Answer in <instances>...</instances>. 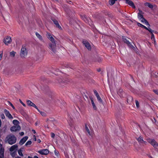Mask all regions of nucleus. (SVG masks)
Listing matches in <instances>:
<instances>
[{
    "mask_svg": "<svg viewBox=\"0 0 158 158\" xmlns=\"http://www.w3.org/2000/svg\"><path fill=\"white\" fill-rule=\"evenodd\" d=\"M96 97L98 102H99L100 103H102V99L101 98L99 95L98 96H97Z\"/></svg>",
    "mask_w": 158,
    "mask_h": 158,
    "instance_id": "28",
    "label": "nucleus"
},
{
    "mask_svg": "<svg viewBox=\"0 0 158 158\" xmlns=\"http://www.w3.org/2000/svg\"><path fill=\"white\" fill-rule=\"evenodd\" d=\"M38 111L40 113L41 115L43 116H45L46 115V114L44 112H42L40 111L38 108L37 109Z\"/></svg>",
    "mask_w": 158,
    "mask_h": 158,
    "instance_id": "24",
    "label": "nucleus"
},
{
    "mask_svg": "<svg viewBox=\"0 0 158 158\" xmlns=\"http://www.w3.org/2000/svg\"><path fill=\"white\" fill-rule=\"evenodd\" d=\"M31 143L32 142L31 141H28L26 142V143L25 144V145L27 146H28L31 145Z\"/></svg>",
    "mask_w": 158,
    "mask_h": 158,
    "instance_id": "29",
    "label": "nucleus"
},
{
    "mask_svg": "<svg viewBox=\"0 0 158 158\" xmlns=\"http://www.w3.org/2000/svg\"><path fill=\"white\" fill-rule=\"evenodd\" d=\"M15 54L16 52L12 51L10 52V55L11 56L14 57L15 56Z\"/></svg>",
    "mask_w": 158,
    "mask_h": 158,
    "instance_id": "23",
    "label": "nucleus"
},
{
    "mask_svg": "<svg viewBox=\"0 0 158 158\" xmlns=\"http://www.w3.org/2000/svg\"><path fill=\"white\" fill-rule=\"evenodd\" d=\"M18 146L17 145L15 144L12 145L10 148V151L12 152H16V151L18 149Z\"/></svg>",
    "mask_w": 158,
    "mask_h": 158,
    "instance_id": "9",
    "label": "nucleus"
},
{
    "mask_svg": "<svg viewBox=\"0 0 158 158\" xmlns=\"http://www.w3.org/2000/svg\"><path fill=\"white\" fill-rule=\"evenodd\" d=\"M6 140L9 144L12 145L15 143L16 138L14 135H10L6 137Z\"/></svg>",
    "mask_w": 158,
    "mask_h": 158,
    "instance_id": "2",
    "label": "nucleus"
},
{
    "mask_svg": "<svg viewBox=\"0 0 158 158\" xmlns=\"http://www.w3.org/2000/svg\"><path fill=\"white\" fill-rule=\"evenodd\" d=\"M84 20L86 23H88L89 22V20H90L89 19L86 18L85 17H84L83 18Z\"/></svg>",
    "mask_w": 158,
    "mask_h": 158,
    "instance_id": "31",
    "label": "nucleus"
},
{
    "mask_svg": "<svg viewBox=\"0 0 158 158\" xmlns=\"http://www.w3.org/2000/svg\"><path fill=\"white\" fill-rule=\"evenodd\" d=\"M18 154L21 156H23V155L22 153V150L20 149L18 150Z\"/></svg>",
    "mask_w": 158,
    "mask_h": 158,
    "instance_id": "25",
    "label": "nucleus"
},
{
    "mask_svg": "<svg viewBox=\"0 0 158 158\" xmlns=\"http://www.w3.org/2000/svg\"><path fill=\"white\" fill-rule=\"evenodd\" d=\"M33 139H34V140L35 141H36V138L35 136V135H34L33 136Z\"/></svg>",
    "mask_w": 158,
    "mask_h": 158,
    "instance_id": "46",
    "label": "nucleus"
},
{
    "mask_svg": "<svg viewBox=\"0 0 158 158\" xmlns=\"http://www.w3.org/2000/svg\"><path fill=\"white\" fill-rule=\"evenodd\" d=\"M35 35L42 42L44 41V40L43 37L38 33L36 32Z\"/></svg>",
    "mask_w": 158,
    "mask_h": 158,
    "instance_id": "18",
    "label": "nucleus"
},
{
    "mask_svg": "<svg viewBox=\"0 0 158 158\" xmlns=\"http://www.w3.org/2000/svg\"><path fill=\"white\" fill-rule=\"evenodd\" d=\"M32 131L35 134L36 133L35 131V130H32Z\"/></svg>",
    "mask_w": 158,
    "mask_h": 158,
    "instance_id": "48",
    "label": "nucleus"
},
{
    "mask_svg": "<svg viewBox=\"0 0 158 158\" xmlns=\"http://www.w3.org/2000/svg\"><path fill=\"white\" fill-rule=\"evenodd\" d=\"M13 123L14 124L15 126H18V125H19V122L17 120H14L13 121Z\"/></svg>",
    "mask_w": 158,
    "mask_h": 158,
    "instance_id": "22",
    "label": "nucleus"
},
{
    "mask_svg": "<svg viewBox=\"0 0 158 158\" xmlns=\"http://www.w3.org/2000/svg\"><path fill=\"white\" fill-rule=\"evenodd\" d=\"M135 104L137 108H139V102L137 100L135 101Z\"/></svg>",
    "mask_w": 158,
    "mask_h": 158,
    "instance_id": "34",
    "label": "nucleus"
},
{
    "mask_svg": "<svg viewBox=\"0 0 158 158\" xmlns=\"http://www.w3.org/2000/svg\"><path fill=\"white\" fill-rule=\"evenodd\" d=\"M94 92L96 97L99 95L97 92L96 90H94Z\"/></svg>",
    "mask_w": 158,
    "mask_h": 158,
    "instance_id": "36",
    "label": "nucleus"
},
{
    "mask_svg": "<svg viewBox=\"0 0 158 158\" xmlns=\"http://www.w3.org/2000/svg\"><path fill=\"white\" fill-rule=\"evenodd\" d=\"M138 141L140 143H145L142 137L141 136H139L138 139H137Z\"/></svg>",
    "mask_w": 158,
    "mask_h": 158,
    "instance_id": "19",
    "label": "nucleus"
},
{
    "mask_svg": "<svg viewBox=\"0 0 158 158\" xmlns=\"http://www.w3.org/2000/svg\"><path fill=\"white\" fill-rule=\"evenodd\" d=\"M19 134L21 136H22V135H24V133L23 132H21L19 133Z\"/></svg>",
    "mask_w": 158,
    "mask_h": 158,
    "instance_id": "45",
    "label": "nucleus"
},
{
    "mask_svg": "<svg viewBox=\"0 0 158 158\" xmlns=\"http://www.w3.org/2000/svg\"><path fill=\"white\" fill-rule=\"evenodd\" d=\"M83 43L85 46L88 50H90L91 49V46L89 44L87 41H83Z\"/></svg>",
    "mask_w": 158,
    "mask_h": 158,
    "instance_id": "14",
    "label": "nucleus"
},
{
    "mask_svg": "<svg viewBox=\"0 0 158 158\" xmlns=\"http://www.w3.org/2000/svg\"><path fill=\"white\" fill-rule=\"evenodd\" d=\"M11 155L13 156H15V154L14 153H12L11 154Z\"/></svg>",
    "mask_w": 158,
    "mask_h": 158,
    "instance_id": "47",
    "label": "nucleus"
},
{
    "mask_svg": "<svg viewBox=\"0 0 158 158\" xmlns=\"http://www.w3.org/2000/svg\"><path fill=\"white\" fill-rule=\"evenodd\" d=\"M48 48L51 52H55L56 50V42L49 43L48 44Z\"/></svg>",
    "mask_w": 158,
    "mask_h": 158,
    "instance_id": "4",
    "label": "nucleus"
},
{
    "mask_svg": "<svg viewBox=\"0 0 158 158\" xmlns=\"http://www.w3.org/2000/svg\"><path fill=\"white\" fill-rule=\"evenodd\" d=\"M10 105L12 107V108L14 109H15V107L13 105V104L10 102H9Z\"/></svg>",
    "mask_w": 158,
    "mask_h": 158,
    "instance_id": "40",
    "label": "nucleus"
},
{
    "mask_svg": "<svg viewBox=\"0 0 158 158\" xmlns=\"http://www.w3.org/2000/svg\"><path fill=\"white\" fill-rule=\"evenodd\" d=\"M28 158H32V157H30V156H28Z\"/></svg>",
    "mask_w": 158,
    "mask_h": 158,
    "instance_id": "53",
    "label": "nucleus"
},
{
    "mask_svg": "<svg viewBox=\"0 0 158 158\" xmlns=\"http://www.w3.org/2000/svg\"><path fill=\"white\" fill-rule=\"evenodd\" d=\"M55 155L56 156H58L59 153L58 152H56V150L55 151Z\"/></svg>",
    "mask_w": 158,
    "mask_h": 158,
    "instance_id": "43",
    "label": "nucleus"
},
{
    "mask_svg": "<svg viewBox=\"0 0 158 158\" xmlns=\"http://www.w3.org/2000/svg\"><path fill=\"white\" fill-rule=\"evenodd\" d=\"M28 139L27 136H26L21 139L19 141V143L20 145L23 144Z\"/></svg>",
    "mask_w": 158,
    "mask_h": 158,
    "instance_id": "16",
    "label": "nucleus"
},
{
    "mask_svg": "<svg viewBox=\"0 0 158 158\" xmlns=\"http://www.w3.org/2000/svg\"><path fill=\"white\" fill-rule=\"evenodd\" d=\"M19 102L23 105V106H24L25 107L26 106L25 104L20 99L19 100Z\"/></svg>",
    "mask_w": 158,
    "mask_h": 158,
    "instance_id": "39",
    "label": "nucleus"
},
{
    "mask_svg": "<svg viewBox=\"0 0 158 158\" xmlns=\"http://www.w3.org/2000/svg\"><path fill=\"white\" fill-rule=\"evenodd\" d=\"M4 149L2 148V144L0 143V158L4 157Z\"/></svg>",
    "mask_w": 158,
    "mask_h": 158,
    "instance_id": "13",
    "label": "nucleus"
},
{
    "mask_svg": "<svg viewBox=\"0 0 158 158\" xmlns=\"http://www.w3.org/2000/svg\"><path fill=\"white\" fill-rule=\"evenodd\" d=\"M55 136V135L54 133H51V136L52 138H54Z\"/></svg>",
    "mask_w": 158,
    "mask_h": 158,
    "instance_id": "41",
    "label": "nucleus"
},
{
    "mask_svg": "<svg viewBox=\"0 0 158 158\" xmlns=\"http://www.w3.org/2000/svg\"><path fill=\"white\" fill-rule=\"evenodd\" d=\"M153 91L155 92V94L158 95V90H154Z\"/></svg>",
    "mask_w": 158,
    "mask_h": 158,
    "instance_id": "38",
    "label": "nucleus"
},
{
    "mask_svg": "<svg viewBox=\"0 0 158 158\" xmlns=\"http://www.w3.org/2000/svg\"><path fill=\"white\" fill-rule=\"evenodd\" d=\"M151 39L152 40H154V41H155V37H154V35L153 34V33H152V36H151Z\"/></svg>",
    "mask_w": 158,
    "mask_h": 158,
    "instance_id": "33",
    "label": "nucleus"
},
{
    "mask_svg": "<svg viewBox=\"0 0 158 158\" xmlns=\"http://www.w3.org/2000/svg\"><path fill=\"white\" fill-rule=\"evenodd\" d=\"M38 152L42 155H46L49 153V151L47 149H43L39 151Z\"/></svg>",
    "mask_w": 158,
    "mask_h": 158,
    "instance_id": "12",
    "label": "nucleus"
},
{
    "mask_svg": "<svg viewBox=\"0 0 158 158\" xmlns=\"http://www.w3.org/2000/svg\"><path fill=\"white\" fill-rule=\"evenodd\" d=\"M1 124H2V122H1V120L0 119V127H1Z\"/></svg>",
    "mask_w": 158,
    "mask_h": 158,
    "instance_id": "49",
    "label": "nucleus"
},
{
    "mask_svg": "<svg viewBox=\"0 0 158 158\" xmlns=\"http://www.w3.org/2000/svg\"><path fill=\"white\" fill-rule=\"evenodd\" d=\"M1 118L2 119H4V118H5V116L3 114H1Z\"/></svg>",
    "mask_w": 158,
    "mask_h": 158,
    "instance_id": "37",
    "label": "nucleus"
},
{
    "mask_svg": "<svg viewBox=\"0 0 158 158\" xmlns=\"http://www.w3.org/2000/svg\"><path fill=\"white\" fill-rule=\"evenodd\" d=\"M15 158H20L19 157L17 156V157H15Z\"/></svg>",
    "mask_w": 158,
    "mask_h": 158,
    "instance_id": "52",
    "label": "nucleus"
},
{
    "mask_svg": "<svg viewBox=\"0 0 158 158\" xmlns=\"http://www.w3.org/2000/svg\"><path fill=\"white\" fill-rule=\"evenodd\" d=\"M124 41L127 44H130V43L126 39H124Z\"/></svg>",
    "mask_w": 158,
    "mask_h": 158,
    "instance_id": "35",
    "label": "nucleus"
},
{
    "mask_svg": "<svg viewBox=\"0 0 158 158\" xmlns=\"http://www.w3.org/2000/svg\"><path fill=\"white\" fill-rule=\"evenodd\" d=\"M85 128L86 130V131L89 134V135H92V132L90 131L89 130L88 128L86 126H85Z\"/></svg>",
    "mask_w": 158,
    "mask_h": 158,
    "instance_id": "26",
    "label": "nucleus"
},
{
    "mask_svg": "<svg viewBox=\"0 0 158 158\" xmlns=\"http://www.w3.org/2000/svg\"><path fill=\"white\" fill-rule=\"evenodd\" d=\"M11 41V38L9 36H6L4 39V42L5 44L8 45L10 43Z\"/></svg>",
    "mask_w": 158,
    "mask_h": 158,
    "instance_id": "8",
    "label": "nucleus"
},
{
    "mask_svg": "<svg viewBox=\"0 0 158 158\" xmlns=\"http://www.w3.org/2000/svg\"><path fill=\"white\" fill-rule=\"evenodd\" d=\"M52 20L57 27L58 28L60 29H62L60 25L58 22L56 20L54 19Z\"/></svg>",
    "mask_w": 158,
    "mask_h": 158,
    "instance_id": "17",
    "label": "nucleus"
},
{
    "mask_svg": "<svg viewBox=\"0 0 158 158\" xmlns=\"http://www.w3.org/2000/svg\"><path fill=\"white\" fill-rule=\"evenodd\" d=\"M146 30H148L150 32L151 34L153 32H154V31L152 30L150 28H147Z\"/></svg>",
    "mask_w": 158,
    "mask_h": 158,
    "instance_id": "32",
    "label": "nucleus"
},
{
    "mask_svg": "<svg viewBox=\"0 0 158 158\" xmlns=\"http://www.w3.org/2000/svg\"><path fill=\"white\" fill-rule=\"evenodd\" d=\"M147 140L148 142L150 143L154 148H158V144L155 140L151 139H148Z\"/></svg>",
    "mask_w": 158,
    "mask_h": 158,
    "instance_id": "5",
    "label": "nucleus"
},
{
    "mask_svg": "<svg viewBox=\"0 0 158 158\" xmlns=\"http://www.w3.org/2000/svg\"><path fill=\"white\" fill-rule=\"evenodd\" d=\"M33 158H39L38 157H37L36 156H34Z\"/></svg>",
    "mask_w": 158,
    "mask_h": 158,
    "instance_id": "50",
    "label": "nucleus"
},
{
    "mask_svg": "<svg viewBox=\"0 0 158 158\" xmlns=\"http://www.w3.org/2000/svg\"><path fill=\"white\" fill-rule=\"evenodd\" d=\"M91 103H92V106H93L94 109V110H96V107L95 105V104H94V101H93V98H91Z\"/></svg>",
    "mask_w": 158,
    "mask_h": 158,
    "instance_id": "20",
    "label": "nucleus"
},
{
    "mask_svg": "<svg viewBox=\"0 0 158 158\" xmlns=\"http://www.w3.org/2000/svg\"><path fill=\"white\" fill-rule=\"evenodd\" d=\"M27 54V51L26 47L25 46H23L21 49L20 56L22 58H25Z\"/></svg>",
    "mask_w": 158,
    "mask_h": 158,
    "instance_id": "3",
    "label": "nucleus"
},
{
    "mask_svg": "<svg viewBox=\"0 0 158 158\" xmlns=\"http://www.w3.org/2000/svg\"><path fill=\"white\" fill-rule=\"evenodd\" d=\"M137 24L138 25V26H139V27H143V28H144L145 29H147V27H145V26L143 25L142 24L139 23H137Z\"/></svg>",
    "mask_w": 158,
    "mask_h": 158,
    "instance_id": "30",
    "label": "nucleus"
},
{
    "mask_svg": "<svg viewBox=\"0 0 158 158\" xmlns=\"http://www.w3.org/2000/svg\"><path fill=\"white\" fill-rule=\"evenodd\" d=\"M20 129V127L19 125H18L12 127L10 128V130L11 131H19Z\"/></svg>",
    "mask_w": 158,
    "mask_h": 158,
    "instance_id": "7",
    "label": "nucleus"
},
{
    "mask_svg": "<svg viewBox=\"0 0 158 158\" xmlns=\"http://www.w3.org/2000/svg\"><path fill=\"white\" fill-rule=\"evenodd\" d=\"M40 124V121H37L35 123V126H37L38 125H39Z\"/></svg>",
    "mask_w": 158,
    "mask_h": 158,
    "instance_id": "42",
    "label": "nucleus"
},
{
    "mask_svg": "<svg viewBox=\"0 0 158 158\" xmlns=\"http://www.w3.org/2000/svg\"><path fill=\"white\" fill-rule=\"evenodd\" d=\"M126 2L133 8H135V6L133 2L130 0H125Z\"/></svg>",
    "mask_w": 158,
    "mask_h": 158,
    "instance_id": "15",
    "label": "nucleus"
},
{
    "mask_svg": "<svg viewBox=\"0 0 158 158\" xmlns=\"http://www.w3.org/2000/svg\"><path fill=\"white\" fill-rule=\"evenodd\" d=\"M4 112L6 116L9 118L12 119L13 118V116L6 109L4 110Z\"/></svg>",
    "mask_w": 158,
    "mask_h": 158,
    "instance_id": "10",
    "label": "nucleus"
},
{
    "mask_svg": "<svg viewBox=\"0 0 158 158\" xmlns=\"http://www.w3.org/2000/svg\"><path fill=\"white\" fill-rule=\"evenodd\" d=\"M38 142L39 143H40V142H41V141H40V139H39V140H38Z\"/></svg>",
    "mask_w": 158,
    "mask_h": 158,
    "instance_id": "51",
    "label": "nucleus"
},
{
    "mask_svg": "<svg viewBox=\"0 0 158 158\" xmlns=\"http://www.w3.org/2000/svg\"><path fill=\"white\" fill-rule=\"evenodd\" d=\"M144 4L145 6H148L151 8H152L153 7L152 5L149 3L146 2Z\"/></svg>",
    "mask_w": 158,
    "mask_h": 158,
    "instance_id": "21",
    "label": "nucleus"
},
{
    "mask_svg": "<svg viewBox=\"0 0 158 158\" xmlns=\"http://www.w3.org/2000/svg\"><path fill=\"white\" fill-rule=\"evenodd\" d=\"M117 0H109V4L110 5H113L115 2V1Z\"/></svg>",
    "mask_w": 158,
    "mask_h": 158,
    "instance_id": "27",
    "label": "nucleus"
},
{
    "mask_svg": "<svg viewBox=\"0 0 158 158\" xmlns=\"http://www.w3.org/2000/svg\"><path fill=\"white\" fill-rule=\"evenodd\" d=\"M27 104L29 106H33L35 107L36 109H38L37 106L31 101L29 100H27Z\"/></svg>",
    "mask_w": 158,
    "mask_h": 158,
    "instance_id": "11",
    "label": "nucleus"
},
{
    "mask_svg": "<svg viewBox=\"0 0 158 158\" xmlns=\"http://www.w3.org/2000/svg\"><path fill=\"white\" fill-rule=\"evenodd\" d=\"M46 35L47 38L51 41V43L56 42L54 38L50 33L47 32Z\"/></svg>",
    "mask_w": 158,
    "mask_h": 158,
    "instance_id": "6",
    "label": "nucleus"
},
{
    "mask_svg": "<svg viewBox=\"0 0 158 158\" xmlns=\"http://www.w3.org/2000/svg\"><path fill=\"white\" fill-rule=\"evenodd\" d=\"M139 12L138 13V17L140 21L144 23L146 25L150 26L149 24L148 23V21L143 17V12L142 11L139 9Z\"/></svg>",
    "mask_w": 158,
    "mask_h": 158,
    "instance_id": "1",
    "label": "nucleus"
},
{
    "mask_svg": "<svg viewBox=\"0 0 158 158\" xmlns=\"http://www.w3.org/2000/svg\"><path fill=\"white\" fill-rule=\"evenodd\" d=\"M2 56V52H1V54H0V60H1Z\"/></svg>",
    "mask_w": 158,
    "mask_h": 158,
    "instance_id": "44",
    "label": "nucleus"
}]
</instances>
